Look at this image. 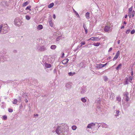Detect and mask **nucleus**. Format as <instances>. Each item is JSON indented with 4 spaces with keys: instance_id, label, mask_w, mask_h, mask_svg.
<instances>
[{
    "instance_id": "f257e3e1",
    "label": "nucleus",
    "mask_w": 135,
    "mask_h": 135,
    "mask_svg": "<svg viewBox=\"0 0 135 135\" xmlns=\"http://www.w3.org/2000/svg\"><path fill=\"white\" fill-rule=\"evenodd\" d=\"M69 127L65 123H62L57 127L55 132L58 135H66L67 134Z\"/></svg>"
},
{
    "instance_id": "f03ea898",
    "label": "nucleus",
    "mask_w": 135,
    "mask_h": 135,
    "mask_svg": "<svg viewBox=\"0 0 135 135\" xmlns=\"http://www.w3.org/2000/svg\"><path fill=\"white\" fill-rule=\"evenodd\" d=\"M9 30L8 25L3 24L0 25V33L3 34L8 32Z\"/></svg>"
},
{
    "instance_id": "7ed1b4c3",
    "label": "nucleus",
    "mask_w": 135,
    "mask_h": 135,
    "mask_svg": "<svg viewBox=\"0 0 135 135\" xmlns=\"http://www.w3.org/2000/svg\"><path fill=\"white\" fill-rule=\"evenodd\" d=\"M129 93L126 92L123 94V99L126 102H128L129 100Z\"/></svg>"
},
{
    "instance_id": "20e7f679",
    "label": "nucleus",
    "mask_w": 135,
    "mask_h": 135,
    "mask_svg": "<svg viewBox=\"0 0 135 135\" xmlns=\"http://www.w3.org/2000/svg\"><path fill=\"white\" fill-rule=\"evenodd\" d=\"M37 49L38 50L41 51H44L46 50V47L44 46H38Z\"/></svg>"
},
{
    "instance_id": "39448f33",
    "label": "nucleus",
    "mask_w": 135,
    "mask_h": 135,
    "mask_svg": "<svg viewBox=\"0 0 135 135\" xmlns=\"http://www.w3.org/2000/svg\"><path fill=\"white\" fill-rule=\"evenodd\" d=\"M72 83H71L69 82L66 84L65 87H66V90H68L71 88Z\"/></svg>"
},
{
    "instance_id": "423d86ee",
    "label": "nucleus",
    "mask_w": 135,
    "mask_h": 135,
    "mask_svg": "<svg viewBox=\"0 0 135 135\" xmlns=\"http://www.w3.org/2000/svg\"><path fill=\"white\" fill-rule=\"evenodd\" d=\"M101 38H99L98 37H93L88 40V41L91 40L92 41H99L101 39Z\"/></svg>"
},
{
    "instance_id": "0eeeda50",
    "label": "nucleus",
    "mask_w": 135,
    "mask_h": 135,
    "mask_svg": "<svg viewBox=\"0 0 135 135\" xmlns=\"http://www.w3.org/2000/svg\"><path fill=\"white\" fill-rule=\"evenodd\" d=\"M86 88L84 87H81L80 90V92L81 94H84L86 92Z\"/></svg>"
},
{
    "instance_id": "6e6552de",
    "label": "nucleus",
    "mask_w": 135,
    "mask_h": 135,
    "mask_svg": "<svg viewBox=\"0 0 135 135\" xmlns=\"http://www.w3.org/2000/svg\"><path fill=\"white\" fill-rule=\"evenodd\" d=\"M100 124L101 126L103 128H108V126L105 123H99V124Z\"/></svg>"
},
{
    "instance_id": "1a4fd4ad",
    "label": "nucleus",
    "mask_w": 135,
    "mask_h": 135,
    "mask_svg": "<svg viewBox=\"0 0 135 135\" xmlns=\"http://www.w3.org/2000/svg\"><path fill=\"white\" fill-rule=\"evenodd\" d=\"M95 123H92L88 124L87 128H92L94 126H95Z\"/></svg>"
},
{
    "instance_id": "9d476101",
    "label": "nucleus",
    "mask_w": 135,
    "mask_h": 135,
    "mask_svg": "<svg viewBox=\"0 0 135 135\" xmlns=\"http://www.w3.org/2000/svg\"><path fill=\"white\" fill-rule=\"evenodd\" d=\"M120 54V52L119 51H118L114 57V58L113 59V61L115 60L116 59L118 58L119 55Z\"/></svg>"
},
{
    "instance_id": "9b49d317",
    "label": "nucleus",
    "mask_w": 135,
    "mask_h": 135,
    "mask_svg": "<svg viewBox=\"0 0 135 135\" xmlns=\"http://www.w3.org/2000/svg\"><path fill=\"white\" fill-rule=\"evenodd\" d=\"M110 27L109 26L107 25L104 28V30L105 32H108L110 30Z\"/></svg>"
},
{
    "instance_id": "f8f14e48",
    "label": "nucleus",
    "mask_w": 135,
    "mask_h": 135,
    "mask_svg": "<svg viewBox=\"0 0 135 135\" xmlns=\"http://www.w3.org/2000/svg\"><path fill=\"white\" fill-rule=\"evenodd\" d=\"M95 67L98 69L102 68V64H96L95 65Z\"/></svg>"
},
{
    "instance_id": "ddd939ff",
    "label": "nucleus",
    "mask_w": 135,
    "mask_h": 135,
    "mask_svg": "<svg viewBox=\"0 0 135 135\" xmlns=\"http://www.w3.org/2000/svg\"><path fill=\"white\" fill-rule=\"evenodd\" d=\"M69 61V59H66L62 61V62L63 64L65 65L67 64Z\"/></svg>"
},
{
    "instance_id": "4468645a",
    "label": "nucleus",
    "mask_w": 135,
    "mask_h": 135,
    "mask_svg": "<svg viewBox=\"0 0 135 135\" xmlns=\"http://www.w3.org/2000/svg\"><path fill=\"white\" fill-rule=\"evenodd\" d=\"M83 27L85 30L86 34H87L88 33V30L86 25L85 23H84L83 25Z\"/></svg>"
},
{
    "instance_id": "2eb2a0df",
    "label": "nucleus",
    "mask_w": 135,
    "mask_h": 135,
    "mask_svg": "<svg viewBox=\"0 0 135 135\" xmlns=\"http://www.w3.org/2000/svg\"><path fill=\"white\" fill-rule=\"evenodd\" d=\"M3 54L0 52V61L3 62L4 60L3 58Z\"/></svg>"
},
{
    "instance_id": "dca6fc26",
    "label": "nucleus",
    "mask_w": 135,
    "mask_h": 135,
    "mask_svg": "<svg viewBox=\"0 0 135 135\" xmlns=\"http://www.w3.org/2000/svg\"><path fill=\"white\" fill-rule=\"evenodd\" d=\"M122 65V64H119L116 68V70H120L121 68Z\"/></svg>"
},
{
    "instance_id": "f3484780",
    "label": "nucleus",
    "mask_w": 135,
    "mask_h": 135,
    "mask_svg": "<svg viewBox=\"0 0 135 135\" xmlns=\"http://www.w3.org/2000/svg\"><path fill=\"white\" fill-rule=\"evenodd\" d=\"M43 26L41 25H39L37 27V28L38 30H41L43 28Z\"/></svg>"
},
{
    "instance_id": "a211bd4d",
    "label": "nucleus",
    "mask_w": 135,
    "mask_h": 135,
    "mask_svg": "<svg viewBox=\"0 0 135 135\" xmlns=\"http://www.w3.org/2000/svg\"><path fill=\"white\" fill-rule=\"evenodd\" d=\"M84 66V64L83 62H81L79 64V66L80 69L83 68Z\"/></svg>"
},
{
    "instance_id": "6ab92c4d",
    "label": "nucleus",
    "mask_w": 135,
    "mask_h": 135,
    "mask_svg": "<svg viewBox=\"0 0 135 135\" xmlns=\"http://www.w3.org/2000/svg\"><path fill=\"white\" fill-rule=\"evenodd\" d=\"M45 67L47 68H49L51 67V65L50 64L46 63L45 64Z\"/></svg>"
},
{
    "instance_id": "aec40b11",
    "label": "nucleus",
    "mask_w": 135,
    "mask_h": 135,
    "mask_svg": "<svg viewBox=\"0 0 135 135\" xmlns=\"http://www.w3.org/2000/svg\"><path fill=\"white\" fill-rule=\"evenodd\" d=\"M115 111L116 114L115 115V116L116 117L118 116L119 115V111L118 110H116Z\"/></svg>"
},
{
    "instance_id": "412c9836",
    "label": "nucleus",
    "mask_w": 135,
    "mask_h": 135,
    "mask_svg": "<svg viewBox=\"0 0 135 135\" xmlns=\"http://www.w3.org/2000/svg\"><path fill=\"white\" fill-rule=\"evenodd\" d=\"M29 3L28 1H27L23 3L22 4V7H25Z\"/></svg>"
},
{
    "instance_id": "4be33fe9",
    "label": "nucleus",
    "mask_w": 135,
    "mask_h": 135,
    "mask_svg": "<svg viewBox=\"0 0 135 135\" xmlns=\"http://www.w3.org/2000/svg\"><path fill=\"white\" fill-rule=\"evenodd\" d=\"M103 80L105 81H106L108 80V77L106 76H103Z\"/></svg>"
},
{
    "instance_id": "5701e85b",
    "label": "nucleus",
    "mask_w": 135,
    "mask_h": 135,
    "mask_svg": "<svg viewBox=\"0 0 135 135\" xmlns=\"http://www.w3.org/2000/svg\"><path fill=\"white\" fill-rule=\"evenodd\" d=\"M89 13L88 12H87L85 14V16L86 18L88 19L89 18Z\"/></svg>"
},
{
    "instance_id": "b1692460",
    "label": "nucleus",
    "mask_w": 135,
    "mask_h": 135,
    "mask_svg": "<svg viewBox=\"0 0 135 135\" xmlns=\"http://www.w3.org/2000/svg\"><path fill=\"white\" fill-rule=\"evenodd\" d=\"M56 47V46L55 45H52L50 47V48L52 50H54Z\"/></svg>"
},
{
    "instance_id": "393cba45",
    "label": "nucleus",
    "mask_w": 135,
    "mask_h": 135,
    "mask_svg": "<svg viewBox=\"0 0 135 135\" xmlns=\"http://www.w3.org/2000/svg\"><path fill=\"white\" fill-rule=\"evenodd\" d=\"M54 6V3H50L49 5L48 6V7L49 8H50Z\"/></svg>"
},
{
    "instance_id": "a878e982",
    "label": "nucleus",
    "mask_w": 135,
    "mask_h": 135,
    "mask_svg": "<svg viewBox=\"0 0 135 135\" xmlns=\"http://www.w3.org/2000/svg\"><path fill=\"white\" fill-rule=\"evenodd\" d=\"M17 102L18 101L16 99H15L13 100V101L12 102L13 104H16L17 103Z\"/></svg>"
},
{
    "instance_id": "bb28decb",
    "label": "nucleus",
    "mask_w": 135,
    "mask_h": 135,
    "mask_svg": "<svg viewBox=\"0 0 135 135\" xmlns=\"http://www.w3.org/2000/svg\"><path fill=\"white\" fill-rule=\"evenodd\" d=\"M14 24L16 25H19V23L18 22L17 20L16 19H15L14 21Z\"/></svg>"
},
{
    "instance_id": "cd10ccee",
    "label": "nucleus",
    "mask_w": 135,
    "mask_h": 135,
    "mask_svg": "<svg viewBox=\"0 0 135 135\" xmlns=\"http://www.w3.org/2000/svg\"><path fill=\"white\" fill-rule=\"evenodd\" d=\"M81 100L83 103H85L86 102V100L85 98H82L81 99Z\"/></svg>"
},
{
    "instance_id": "c85d7f7f",
    "label": "nucleus",
    "mask_w": 135,
    "mask_h": 135,
    "mask_svg": "<svg viewBox=\"0 0 135 135\" xmlns=\"http://www.w3.org/2000/svg\"><path fill=\"white\" fill-rule=\"evenodd\" d=\"M75 73L74 72L73 73L70 72L68 73V75L69 76H73L75 74Z\"/></svg>"
},
{
    "instance_id": "c756f323",
    "label": "nucleus",
    "mask_w": 135,
    "mask_h": 135,
    "mask_svg": "<svg viewBox=\"0 0 135 135\" xmlns=\"http://www.w3.org/2000/svg\"><path fill=\"white\" fill-rule=\"evenodd\" d=\"M100 43L99 42H97L96 43H94L93 44V45L95 46H99V45H100Z\"/></svg>"
},
{
    "instance_id": "7c9ffc66",
    "label": "nucleus",
    "mask_w": 135,
    "mask_h": 135,
    "mask_svg": "<svg viewBox=\"0 0 135 135\" xmlns=\"http://www.w3.org/2000/svg\"><path fill=\"white\" fill-rule=\"evenodd\" d=\"M25 17L26 19L27 20H29L31 18L28 15H26L25 16Z\"/></svg>"
},
{
    "instance_id": "2f4dec72",
    "label": "nucleus",
    "mask_w": 135,
    "mask_h": 135,
    "mask_svg": "<svg viewBox=\"0 0 135 135\" xmlns=\"http://www.w3.org/2000/svg\"><path fill=\"white\" fill-rule=\"evenodd\" d=\"M132 80V77L130 76L129 77V79H128V81L131 83Z\"/></svg>"
},
{
    "instance_id": "473e14b6",
    "label": "nucleus",
    "mask_w": 135,
    "mask_h": 135,
    "mask_svg": "<svg viewBox=\"0 0 135 135\" xmlns=\"http://www.w3.org/2000/svg\"><path fill=\"white\" fill-rule=\"evenodd\" d=\"M73 11L76 14V15L78 17H79V16L78 13L76 11H75L74 9H73Z\"/></svg>"
},
{
    "instance_id": "72a5a7b5",
    "label": "nucleus",
    "mask_w": 135,
    "mask_h": 135,
    "mask_svg": "<svg viewBox=\"0 0 135 135\" xmlns=\"http://www.w3.org/2000/svg\"><path fill=\"white\" fill-rule=\"evenodd\" d=\"M76 128V127L75 126H73L72 127V129L73 130H75Z\"/></svg>"
},
{
    "instance_id": "f704fd0d",
    "label": "nucleus",
    "mask_w": 135,
    "mask_h": 135,
    "mask_svg": "<svg viewBox=\"0 0 135 135\" xmlns=\"http://www.w3.org/2000/svg\"><path fill=\"white\" fill-rule=\"evenodd\" d=\"M128 79H127V80H126L125 82H124L123 84L124 85H125L126 84H128Z\"/></svg>"
},
{
    "instance_id": "c9c22d12",
    "label": "nucleus",
    "mask_w": 135,
    "mask_h": 135,
    "mask_svg": "<svg viewBox=\"0 0 135 135\" xmlns=\"http://www.w3.org/2000/svg\"><path fill=\"white\" fill-rule=\"evenodd\" d=\"M114 93H112L110 95L111 97L110 98H112V99L114 97Z\"/></svg>"
},
{
    "instance_id": "e433bc0d",
    "label": "nucleus",
    "mask_w": 135,
    "mask_h": 135,
    "mask_svg": "<svg viewBox=\"0 0 135 135\" xmlns=\"http://www.w3.org/2000/svg\"><path fill=\"white\" fill-rule=\"evenodd\" d=\"M132 7H131L129 9L128 13H132Z\"/></svg>"
},
{
    "instance_id": "4c0bfd02",
    "label": "nucleus",
    "mask_w": 135,
    "mask_h": 135,
    "mask_svg": "<svg viewBox=\"0 0 135 135\" xmlns=\"http://www.w3.org/2000/svg\"><path fill=\"white\" fill-rule=\"evenodd\" d=\"M31 7V6H29L27 7L25 9L26 10H27V9H28L29 10H31V9H30Z\"/></svg>"
},
{
    "instance_id": "58836bf2",
    "label": "nucleus",
    "mask_w": 135,
    "mask_h": 135,
    "mask_svg": "<svg viewBox=\"0 0 135 135\" xmlns=\"http://www.w3.org/2000/svg\"><path fill=\"white\" fill-rule=\"evenodd\" d=\"M82 46V45H81L80 46H78L77 48L75 50V51H76V50H78L79 48H80Z\"/></svg>"
},
{
    "instance_id": "ea45409f",
    "label": "nucleus",
    "mask_w": 135,
    "mask_h": 135,
    "mask_svg": "<svg viewBox=\"0 0 135 135\" xmlns=\"http://www.w3.org/2000/svg\"><path fill=\"white\" fill-rule=\"evenodd\" d=\"M117 100L119 102H120L121 101V98L120 97H118L117 98Z\"/></svg>"
},
{
    "instance_id": "a19ab883",
    "label": "nucleus",
    "mask_w": 135,
    "mask_h": 135,
    "mask_svg": "<svg viewBox=\"0 0 135 135\" xmlns=\"http://www.w3.org/2000/svg\"><path fill=\"white\" fill-rule=\"evenodd\" d=\"M8 111L9 112L11 113L13 111V110L12 109L9 108L8 109Z\"/></svg>"
},
{
    "instance_id": "79ce46f5",
    "label": "nucleus",
    "mask_w": 135,
    "mask_h": 135,
    "mask_svg": "<svg viewBox=\"0 0 135 135\" xmlns=\"http://www.w3.org/2000/svg\"><path fill=\"white\" fill-rule=\"evenodd\" d=\"M18 99H19L18 100L19 102H20L21 101V97L19 96L18 97Z\"/></svg>"
},
{
    "instance_id": "37998d69",
    "label": "nucleus",
    "mask_w": 135,
    "mask_h": 135,
    "mask_svg": "<svg viewBox=\"0 0 135 135\" xmlns=\"http://www.w3.org/2000/svg\"><path fill=\"white\" fill-rule=\"evenodd\" d=\"M135 32V30H132L131 32V33L132 34H134Z\"/></svg>"
},
{
    "instance_id": "c03bdc74",
    "label": "nucleus",
    "mask_w": 135,
    "mask_h": 135,
    "mask_svg": "<svg viewBox=\"0 0 135 135\" xmlns=\"http://www.w3.org/2000/svg\"><path fill=\"white\" fill-rule=\"evenodd\" d=\"M7 116L6 115H4L3 117V119L6 120L7 119Z\"/></svg>"
},
{
    "instance_id": "a18cd8bd",
    "label": "nucleus",
    "mask_w": 135,
    "mask_h": 135,
    "mask_svg": "<svg viewBox=\"0 0 135 135\" xmlns=\"http://www.w3.org/2000/svg\"><path fill=\"white\" fill-rule=\"evenodd\" d=\"M135 14V11H133L132 12V17H133L134 16Z\"/></svg>"
},
{
    "instance_id": "49530a36",
    "label": "nucleus",
    "mask_w": 135,
    "mask_h": 135,
    "mask_svg": "<svg viewBox=\"0 0 135 135\" xmlns=\"http://www.w3.org/2000/svg\"><path fill=\"white\" fill-rule=\"evenodd\" d=\"M49 24H50V25L51 27H52V26H53V23H52V22H51V21H50V22H49Z\"/></svg>"
},
{
    "instance_id": "de8ad7c7",
    "label": "nucleus",
    "mask_w": 135,
    "mask_h": 135,
    "mask_svg": "<svg viewBox=\"0 0 135 135\" xmlns=\"http://www.w3.org/2000/svg\"><path fill=\"white\" fill-rule=\"evenodd\" d=\"M128 16L129 18H131V13H128Z\"/></svg>"
},
{
    "instance_id": "09e8293b",
    "label": "nucleus",
    "mask_w": 135,
    "mask_h": 135,
    "mask_svg": "<svg viewBox=\"0 0 135 135\" xmlns=\"http://www.w3.org/2000/svg\"><path fill=\"white\" fill-rule=\"evenodd\" d=\"M85 42H81L80 43V45H85Z\"/></svg>"
},
{
    "instance_id": "8fccbe9b",
    "label": "nucleus",
    "mask_w": 135,
    "mask_h": 135,
    "mask_svg": "<svg viewBox=\"0 0 135 135\" xmlns=\"http://www.w3.org/2000/svg\"><path fill=\"white\" fill-rule=\"evenodd\" d=\"M61 36H58L57 38V41H58L59 40L61 39Z\"/></svg>"
},
{
    "instance_id": "3c124183",
    "label": "nucleus",
    "mask_w": 135,
    "mask_h": 135,
    "mask_svg": "<svg viewBox=\"0 0 135 135\" xmlns=\"http://www.w3.org/2000/svg\"><path fill=\"white\" fill-rule=\"evenodd\" d=\"M98 124L97 126V127H98V128H99V127H100L101 126V125L100 124H99V123H98Z\"/></svg>"
},
{
    "instance_id": "603ef678",
    "label": "nucleus",
    "mask_w": 135,
    "mask_h": 135,
    "mask_svg": "<svg viewBox=\"0 0 135 135\" xmlns=\"http://www.w3.org/2000/svg\"><path fill=\"white\" fill-rule=\"evenodd\" d=\"M107 64V63H106L105 64H102V68L104 67V66H105Z\"/></svg>"
},
{
    "instance_id": "864d4df0",
    "label": "nucleus",
    "mask_w": 135,
    "mask_h": 135,
    "mask_svg": "<svg viewBox=\"0 0 135 135\" xmlns=\"http://www.w3.org/2000/svg\"><path fill=\"white\" fill-rule=\"evenodd\" d=\"M130 31V30H128L126 32L127 33H129Z\"/></svg>"
},
{
    "instance_id": "5fc2aeb1",
    "label": "nucleus",
    "mask_w": 135,
    "mask_h": 135,
    "mask_svg": "<svg viewBox=\"0 0 135 135\" xmlns=\"http://www.w3.org/2000/svg\"><path fill=\"white\" fill-rule=\"evenodd\" d=\"M112 48L110 47L108 50V52H109L112 51Z\"/></svg>"
},
{
    "instance_id": "6e6d98bb",
    "label": "nucleus",
    "mask_w": 135,
    "mask_h": 135,
    "mask_svg": "<svg viewBox=\"0 0 135 135\" xmlns=\"http://www.w3.org/2000/svg\"><path fill=\"white\" fill-rule=\"evenodd\" d=\"M53 18L54 19H55V18H56V16H55V14L54 15H53Z\"/></svg>"
},
{
    "instance_id": "4d7b16f0",
    "label": "nucleus",
    "mask_w": 135,
    "mask_h": 135,
    "mask_svg": "<svg viewBox=\"0 0 135 135\" xmlns=\"http://www.w3.org/2000/svg\"><path fill=\"white\" fill-rule=\"evenodd\" d=\"M120 40H118V42H117L118 44H119L120 43Z\"/></svg>"
},
{
    "instance_id": "13d9d810",
    "label": "nucleus",
    "mask_w": 135,
    "mask_h": 135,
    "mask_svg": "<svg viewBox=\"0 0 135 135\" xmlns=\"http://www.w3.org/2000/svg\"><path fill=\"white\" fill-rule=\"evenodd\" d=\"M64 53H63L62 54V57H64Z\"/></svg>"
},
{
    "instance_id": "bf43d9fd",
    "label": "nucleus",
    "mask_w": 135,
    "mask_h": 135,
    "mask_svg": "<svg viewBox=\"0 0 135 135\" xmlns=\"http://www.w3.org/2000/svg\"><path fill=\"white\" fill-rule=\"evenodd\" d=\"M127 15H126L124 16L125 18H126L127 17Z\"/></svg>"
},
{
    "instance_id": "052dcab7",
    "label": "nucleus",
    "mask_w": 135,
    "mask_h": 135,
    "mask_svg": "<svg viewBox=\"0 0 135 135\" xmlns=\"http://www.w3.org/2000/svg\"><path fill=\"white\" fill-rule=\"evenodd\" d=\"M25 102L27 103L28 102V101L27 99H26L25 100Z\"/></svg>"
},
{
    "instance_id": "680f3d73",
    "label": "nucleus",
    "mask_w": 135,
    "mask_h": 135,
    "mask_svg": "<svg viewBox=\"0 0 135 135\" xmlns=\"http://www.w3.org/2000/svg\"><path fill=\"white\" fill-rule=\"evenodd\" d=\"M88 45L85 46L83 47H85V48H87L88 47Z\"/></svg>"
},
{
    "instance_id": "e2e57ef3",
    "label": "nucleus",
    "mask_w": 135,
    "mask_h": 135,
    "mask_svg": "<svg viewBox=\"0 0 135 135\" xmlns=\"http://www.w3.org/2000/svg\"><path fill=\"white\" fill-rule=\"evenodd\" d=\"M124 28V26H122L121 28V29H123Z\"/></svg>"
},
{
    "instance_id": "0e129e2a",
    "label": "nucleus",
    "mask_w": 135,
    "mask_h": 135,
    "mask_svg": "<svg viewBox=\"0 0 135 135\" xmlns=\"http://www.w3.org/2000/svg\"><path fill=\"white\" fill-rule=\"evenodd\" d=\"M123 23L124 24H127V23L125 21H124Z\"/></svg>"
},
{
    "instance_id": "69168bd1",
    "label": "nucleus",
    "mask_w": 135,
    "mask_h": 135,
    "mask_svg": "<svg viewBox=\"0 0 135 135\" xmlns=\"http://www.w3.org/2000/svg\"><path fill=\"white\" fill-rule=\"evenodd\" d=\"M53 71H54V73H55V72H56L55 69H54V70Z\"/></svg>"
},
{
    "instance_id": "338daca9",
    "label": "nucleus",
    "mask_w": 135,
    "mask_h": 135,
    "mask_svg": "<svg viewBox=\"0 0 135 135\" xmlns=\"http://www.w3.org/2000/svg\"><path fill=\"white\" fill-rule=\"evenodd\" d=\"M34 116H38V114H36V115L35 114H34Z\"/></svg>"
},
{
    "instance_id": "774afa93",
    "label": "nucleus",
    "mask_w": 135,
    "mask_h": 135,
    "mask_svg": "<svg viewBox=\"0 0 135 135\" xmlns=\"http://www.w3.org/2000/svg\"><path fill=\"white\" fill-rule=\"evenodd\" d=\"M14 52H17V51L16 50H15L14 51H13Z\"/></svg>"
}]
</instances>
